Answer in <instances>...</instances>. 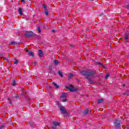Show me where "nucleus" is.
I'll list each match as a JSON object with an SVG mask.
<instances>
[{"label":"nucleus","mask_w":129,"mask_h":129,"mask_svg":"<svg viewBox=\"0 0 129 129\" xmlns=\"http://www.w3.org/2000/svg\"><path fill=\"white\" fill-rule=\"evenodd\" d=\"M81 74H82V75H85V76H87L86 79H88L89 82H92V80L89 77L91 76L92 77H94L95 72L91 71L90 70L83 71L81 72Z\"/></svg>","instance_id":"f257e3e1"},{"label":"nucleus","mask_w":129,"mask_h":129,"mask_svg":"<svg viewBox=\"0 0 129 129\" xmlns=\"http://www.w3.org/2000/svg\"><path fill=\"white\" fill-rule=\"evenodd\" d=\"M58 108L60 109L61 114H66L67 111L65 108H64L63 106H62L61 104H59V103H58Z\"/></svg>","instance_id":"f03ea898"},{"label":"nucleus","mask_w":129,"mask_h":129,"mask_svg":"<svg viewBox=\"0 0 129 129\" xmlns=\"http://www.w3.org/2000/svg\"><path fill=\"white\" fill-rule=\"evenodd\" d=\"M66 88L71 91L72 92L77 91V89H74V87L73 85H70L69 86H67Z\"/></svg>","instance_id":"7ed1b4c3"},{"label":"nucleus","mask_w":129,"mask_h":129,"mask_svg":"<svg viewBox=\"0 0 129 129\" xmlns=\"http://www.w3.org/2000/svg\"><path fill=\"white\" fill-rule=\"evenodd\" d=\"M114 124L115 127L118 128L120 127V120H119V119H116L115 120Z\"/></svg>","instance_id":"20e7f679"},{"label":"nucleus","mask_w":129,"mask_h":129,"mask_svg":"<svg viewBox=\"0 0 129 129\" xmlns=\"http://www.w3.org/2000/svg\"><path fill=\"white\" fill-rule=\"evenodd\" d=\"M25 36L27 37H33L34 36V33L31 31L28 32L25 34Z\"/></svg>","instance_id":"39448f33"},{"label":"nucleus","mask_w":129,"mask_h":129,"mask_svg":"<svg viewBox=\"0 0 129 129\" xmlns=\"http://www.w3.org/2000/svg\"><path fill=\"white\" fill-rule=\"evenodd\" d=\"M125 42L128 43V41L127 40H128V33H126L125 34V37H124Z\"/></svg>","instance_id":"423d86ee"},{"label":"nucleus","mask_w":129,"mask_h":129,"mask_svg":"<svg viewBox=\"0 0 129 129\" xmlns=\"http://www.w3.org/2000/svg\"><path fill=\"white\" fill-rule=\"evenodd\" d=\"M26 52L28 53V55H30L31 57H34V54H33L32 51H30L29 49H26Z\"/></svg>","instance_id":"0eeeda50"},{"label":"nucleus","mask_w":129,"mask_h":129,"mask_svg":"<svg viewBox=\"0 0 129 129\" xmlns=\"http://www.w3.org/2000/svg\"><path fill=\"white\" fill-rule=\"evenodd\" d=\"M60 125V123L56 122L55 121H52V125H54L55 126H58V125Z\"/></svg>","instance_id":"6e6552de"},{"label":"nucleus","mask_w":129,"mask_h":129,"mask_svg":"<svg viewBox=\"0 0 129 129\" xmlns=\"http://www.w3.org/2000/svg\"><path fill=\"white\" fill-rule=\"evenodd\" d=\"M53 64L54 66H58V64H59V61L56 59L53 60Z\"/></svg>","instance_id":"1a4fd4ad"},{"label":"nucleus","mask_w":129,"mask_h":129,"mask_svg":"<svg viewBox=\"0 0 129 129\" xmlns=\"http://www.w3.org/2000/svg\"><path fill=\"white\" fill-rule=\"evenodd\" d=\"M18 11L19 12V15H20V16H22V15H23V10L22 9V8H19Z\"/></svg>","instance_id":"9d476101"},{"label":"nucleus","mask_w":129,"mask_h":129,"mask_svg":"<svg viewBox=\"0 0 129 129\" xmlns=\"http://www.w3.org/2000/svg\"><path fill=\"white\" fill-rule=\"evenodd\" d=\"M38 54H39V57L43 56V52L42 51V50H39Z\"/></svg>","instance_id":"9b49d317"},{"label":"nucleus","mask_w":129,"mask_h":129,"mask_svg":"<svg viewBox=\"0 0 129 129\" xmlns=\"http://www.w3.org/2000/svg\"><path fill=\"white\" fill-rule=\"evenodd\" d=\"M103 102V99H99L98 100L97 102V103L99 104V103H102V102Z\"/></svg>","instance_id":"f8f14e48"},{"label":"nucleus","mask_w":129,"mask_h":129,"mask_svg":"<svg viewBox=\"0 0 129 129\" xmlns=\"http://www.w3.org/2000/svg\"><path fill=\"white\" fill-rule=\"evenodd\" d=\"M89 112H90L89 110H88V109H86V110L84 111V114H88Z\"/></svg>","instance_id":"ddd939ff"},{"label":"nucleus","mask_w":129,"mask_h":129,"mask_svg":"<svg viewBox=\"0 0 129 129\" xmlns=\"http://www.w3.org/2000/svg\"><path fill=\"white\" fill-rule=\"evenodd\" d=\"M53 84L54 86L55 87V88H59V85H57L55 82L53 83Z\"/></svg>","instance_id":"4468645a"},{"label":"nucleus","mask_w":129,"mask_h":129,"mask_svg":"<svg viewBox=\"0 0 129 129\" xmlns=\"http://www.w3.org/2000/svg\"><path fill=\"white\" fill-rule=\"evenodd\" d=\"M12 85L13 86H16V82L15 81V80H14L13 81H12Z\"/></svg>","instance_id":"2eb2a0df"},{"label":"nucleus","mask_w":129,"mask_h":129,"mask_svg":"<svg viewBox=\"0 0 129 129\" xmlns=\"http://www.w3.org/2000/svg\"><path fill=\"white\" fill-rule=\"evenodd\" d=\"M44 13L46 16H48V15L49 14L48 12V10H47V9L44 10Z\"/></svg>","instance_id":"dca6fc26"},{"label":"nucleus","mask_w":129,"mask_h":129,"mask_svg":"<svg viewBox=\"0 0 129 129\" xmlns=\"http://www.w3.org/2000/svg\"><path fill=\"white\" fill-rule=\"evenodd\" d=\"M58 74L60 77H63V74H62V72L61 71H58Z\"/></svg>","instance_id":"f3484780"},{"label":"nucleus","mask_w":129,"mask_h":129,"mask_svg":"<svg viewBox=\"0 0 129 129\" xmlns=\"http://www.w3.org/2000/svg\"><path fill=\"white\" fill-rule=\"evenodd\" d=\"M109 77V74H107L105 77V79H107V78Z\"/></svg>","instance_id":"a211bd4d"},{"label":"nucleus","mask_w":129,"mask_h":129,"mask_svg":"<svg viewBox=\"0 0 129 129\" xmlns=\"http://www.w3.org/2000/svg\"><path fill=\"white\" fill-rule=\"evenodd\" d=\"M43 9H44V10H47V8H46V5H45V4H43V6H42Z\"/></svg>","instance_id":"6ab92c4d"},{"label":"nucleus","mask_w":129,"mask_h":129,"mask_svg":"<svg viewBox=\"0 0 129 129\" xmlns=\"http://www.w3.org/2000/svg\"><path fill=\"white\" fill-rule=\"evenodd\" d=\"M10 44L11 45H16V42L15 41H12Z\"/></svg>","instance_id":"aec40b11"},{"label":"nucleus","mask_w":129,"mask_h":129,"mask_svg":"<svg viewBox=\"0 0 129 129\" xmlns=\"http://www.w3.org/2000/svg\"><path fill=\"white\" fill-rule=\"evenodd\" d=\"M73 76V75L72 74H70L69 75L68 77H69V78H71Z\"/></svg>","instance_id":"412c9836"},{"label":"nucleus","mask_w":129,"mask_h":129,"mask_svg":"<svg viewBox=\"0 0 129 129\" xmlns=\"http://www.w3.org/2000/svg\"><path fill=\"white\" fill-rule=\"evenodd\" d=\"M98 64H99V65H100V66L103 67V68H104V66L102 65V63H101L100 62H98Z\"/></svg>","instance_id":"4be33fe9"},{"label":"nucleus","mask_w":129,"mask_h":129,"mask_svg":"<svg viewBox=\"0 0 129 129\" xmlns=\"http://www.w3.org/2000/svg\"><path fill=\"white\" fill-rule=\"evenodd\" d=\"M61 98H65V97H66V95H62V96H61Z\"/></svg>","instance_id":"5701e85b"},{"label":"nucleus","mask_w":129,"mask_h":129,"mask_svg":"<svg viewBox=\"0 0 129 129\" xmlns=\"http://www.w3.org/2000/svg\"><path fill=\"white\" fill-rule=\"evenodd\" d=\"M49 70H50V71H53V67H49Z\"/></svg>","instance_id":"b1692460"},{"label":"nucleus","mask_w":129,"mask_h":129,"mask_svg":"<svg viewBox=\"0 0 129 129\" xmlns=\"http://www.w3.org/2000/svg\"><path fill=\"white\" fill-rule=\"evenodd\" d=\"M38 31L39 33H41V29L40 28V27L38 28Z\"/></svg>","instance_id":"393cba45"},{"label":"nucleus","mask_w":129,"mask_h":129,"mask_svg":"<svg viewBox=\"0 0 129 129\" xmlns=\"http://www.w3.org/2000/svg\"><path fill=\"white\" fill-rule=\"evenodd\" d=\"M67 101V100L66 99H62V102H66Z\"/></svg>","instance_id":"a878e982"},{"label":"nucleus","mask_w":129,"mask_h":129,"mask_svg":"<svg viewBox=\"0 0 129 129\" xmlns=\"http://www.w3.org/2000/svg\"><path fill=\"white\" fill-rule=\"evenodd\" d=\"M51 128L52 129H55L56 128V126H52Z\"/></svg>","instance_id":"bb28decb"},{"label":"nucleus","mask_w":129,"mask_h":129,"mask_svg":"<svg viewBox=\"0 0 129 129\" xmlns=\"http://www.w3.org/2000/svg\"><path fill=\"white\" fill-rule=\"evenodd\" d=\"M126 9H127V10H129V5L126 6Z\"/></svg>","instance_id":"cd10ccee"},{"label":"nucleus","mask_w":129,"mask_h":129,"mask_svg":"<svg viewBox=\"0 0 129 129\" xmlns=\"http://www.w3.org/2000/svg\"><path fill=\"white\" fill-rule=\"evenodd\" d=\"M21 2L23 3V4H25V3H26L25 2V0H21Z\"/></svg>","instance_id":"c85d7f7f"},{"label":"nucleus","mask_w":129,"mask_h":129,"mask_svg":"<svg viewBox=\"0 0 129 129\" xmlns=\"http://www.w3.org/2000/svg\"><path fill=\"white\" fill-rule=\"evenodd\" d=\"M124 95H126V96H128L129 94L126 93H125Z\"/></svg>","instance_id":"c756f323"},{"label":"nucleus","mask_w":129,"mask_h":129,"mask_svg":"<svg viewBox=\"0 0 129 129\" xmlns=\"http://www.w3.org/2000/svg\"><path fill=\"white\" fill-rule=\"evenodd\" d=\"M15 64H18V60H16L15 62H14Z\"/></svg>","instance_id":"7c9ffc66"},{"label":"nucleus","mask_w":129,"mask_h":129,"mask_svg":"<svg viewBox=\"0 0 129 129\" xmlns=\"http://www.w3.org/2000/svg\"><path fill=\"white\" fill-rule=\"evenodd\" d=\"M9 102L10 103V104H12V102L11 101V100L9 99Z\"/></svg>","instance_id":"2f4dec72"},{"label":"nucleus","mask_w":129,"mask_h":129,"mask_svg":"<svg viewBox=\"0 0 129 129\" xmlns=\"http://www.w3.org/2000/svg\"><path fill=\"white\" fill-rule=\"evenodd\" d=\"M52 33H54V32H55V30H52Z\"/></svg>","instance_id":"473e14b6"},{"label":"nucleus","mask_w":129,"mask_h":129,"mask_svg":"<svg viewBox=\"0 0 129 129\" xmlns=\"http://www.w3.org/2000/svg\"><path fill=\"white\" fill-rule=\"evenodd\" d=\"M15 97H16V98H18L19 97V96H15Z\"/></svg>","instance_id":"72a5a7b5"},{"label":"nucleus","mask_w":129,"mask_h":129,"mask_svg":"<svg viewBox=\"0 0 129 129\" xmlns=\"http://www.w3.org/2000/svg\"><path fill=\"white\" fill-rule=\"evenodd\" d=\"M3 58H4V59H5V60H6V57H3Z\"/></svg>","instance_id":"f704fd0d"},{"label":"nucleus","mask_w":129,"mask_h":129,"mask_svg":"<svg viewBox=\"0 0 129 129\" xmlns=\"http://www.w3.org/2000/svg\"><path fill=\"white\" fill-rule=\"evenodd\" d=\"M125 85H124V84L123 85V86H125Z\"/></svg>","instance_id":"c9c22d12"},{"label":"nucleus","mask_w":129,"mask_h":129,"mask_svg":"<svg viewBox=\"0 0 129 129\" xmlns=\"http://www.w3.org/2000/svg\"><path fill=\"white\" fill-rule=\"evenodd\" d=\"M35 65H36V62H34Z\"/></svg>","instance_id":"e433bc0d"}]
</instances>
